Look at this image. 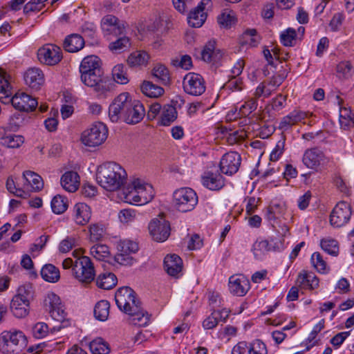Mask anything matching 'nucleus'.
I'll list each match as a JSON object with an SVG mask.
<instances>
[{
  "label": "nucleus",
  "mask_w": 354,
  "mask_h": 354,
  "mask_svg": "<svg viewBox=\"0 0 354 354\" xmlns=\"http://www.w3.org/2000/svg\"><path fill=\"white\" fill-rule=\"evenodd\" d=\"M32 286L28 284L20 286L17 290V294L14 297H18V299H21L25 301L30 303V299L32 298Z\"/></svg>",
  "instance_id": "obj_59"
},
{
  "label": "nucleus",
  "mask_w": 354,
  "mask_h": 354,
  "mask_svg": "<svg viewBox=\"0 0 354 354\" xmlns=\"http://www.w3.org/2000/svg\"><path fill=\"white\" fill-rule=\"evenodd\" d=\"M164 268L169 276L179 278L182 275L183 260L177 254H167L164 259Z\"/></svg>",
  "instance_id": "obj_19"
},
{
  "label": "nucleus",
  "mask_w": 354,
  "mask_h": 354,
  "mask_svg": "<svg viewBox=\"0 0 354 354\" xmlns=\"http://www.w3.org/2000/svg\"><path fill=\"white\" fill-rule=\"evenodd\" d=\"M27 339L22 331L5 330L0 335V352L19 354L26 345Z\"/></svg>",
  "instance_id": "obj_4"
},
{
  "label": "nucleus",
  "mask_w": 354,
  "mask_h": 354,
  "mask_svg": "<svg viewBox=\"0 0 354 354\" xmlns=\"http://www.w3.org/2000/svg\"><path fill=\"white\" fill-rule=\"evenodd\" d=\"M117 284V277L112 272H105L100 274L96 279V285L98 288L109 290Z\"/></svg>",
  "instance_id": "obj_35"
},
{
  "label": "nucleus",
  "mask_w": 354,
  "mask_h": 354,
  "mask_svg": "<svg viewBox=\"0 0 354 354\" xmlns=\"http://www.w3.org/2000/svg\"><path fill=\"white\" fill-rule=\"evenodd\" d=\"M136 185L138 187L139 205L149 203L154 196L153 187L149 184L143 183L140 179H136Z\"/></svg>",
  "instance_id": "obj_29"
},
{
  "label": "nucleus",
  "mask_w": 354,
  "mask_h": 354,
  "mask_svg": "<svg viewBox=\"0 0 354 354\" xmlns=\"http://www.w3.org/2000/svg\"><path fill=\"white\" fill-rule=\"evenodd\" d=\"M90 253L95 259L102 260L109 256L110 251L106 245L96 244L91 247Z\"/></svg>",
  "instance_id": "obj_50"
},
{
  "label": "nucleus",
  "mask_w": 354,
  "mask_h": 354,
  "mask_svg": "<svg viewBox=\"0 0 354 354\" xmlns=\"http://www.w3.org/2000/svg\"><path fill=\"white\" fill-rule=\"evenodd\" d=\"M48 333V326L44 322H38L32 328V335L35 338L41 339Z\"/></svg>",
  "instance_id": "obj_60"
},
{
  "label": "nucleus",
  "mask_w": 354,
  "mask_h": 354,
  "mask_svg": "<svg viewBox=\"0 0 354 354\" xmlns=\"http://www.w3.org/2000/svg\"><path fill=\"white\" fill-rule=\"evenodd\" d=\"M24 80L30 88L39 90L44 83V75L39 68H30L24 74Z\"/></svg>",
  "instance_id": "obj_21"
},
{
  "label": "nucleus",
  "mask_w": 354,
  "mask_h": 354,
  "mask_svg": "<svg viewBox=\"0 0 354 354\" xmlns=\"http://www.w3.org/2000/svg\"><path fill=\"white\" fill-rule=\"evenodd\" d=\"M84 44V39L80 35L71 34L65 38L63 47L69 53H76L82 49Z\"/></svg>",
  "instance_id": "obj_26"
},
{
  "label": "nucleus",
  "mask_w": 354,
  "mask_h": 354,
  "mask_svg": "<svg viewBox=\"0 0 354 354\" xmlns=\"http://www.w3.org/2000/svg\"><path fill=\"white\" fill-rule=\"evenodd\" d=\"M351 214L350 204L345 201L339 202L330 213V223L335 227L344 226L349 221Z\"/></svg>",
  "instance_id": "obj_12"
},
{
  "label": "nucleus",
  "mask_w": 354,
  "mask_h": 354,
  "mask_svg": "<svg viewBox=\"0 0 354 354\" xmlns=\"http://www.w3.org/2000/svg\"><path fill=\"white\" fill-rule=\"evenodd\" d=\"M1 140V144L8 148H17L24 143V138L20 135L8 134L3 136Z\"/></svg>",
  "instance_id": "obj_44"
},
{
  "label": "nucleus",
  "mask_w": 354,
  "mask_h": 354,
  "mask_svg": "<svg viewBox=\"0 0 354 354\" xmlns=\"http://www.w3.org/2000/svg\"><path fill=\"white\" fill-rule=\"evenodd\" d=\"M183 88L187 94L201 95L205 91L204 80L198 73H189L183 79Z\"/></svg>",
  "instance_id": "obj_14"
},
{
  "label": "nucleus",
  "mask_w": 354,
  "mask_h": 354,
  "mask_svg": "<svg viewBox=\"0 0 354 354\" xmlns=\"http://www.w3.org/2000/svg\"><path fill=\"white\" fill-rule=\"evenodd\" d=\"M243 88V82L239 77L232 76L223 86L231 91H240Z\"/></svg>",
  "instance_id": "obj_53"
},
{
  "label": "nucleus",
  "mask_w": 354,
  "mask_h": 354,
  "mask_svg": "<svg viewBox=\"0 0 354 354\" xmlns=\"http://www.w3.org/2000/svg\"><path fill=\"white\" fill-rule=\"evenodd\" d=\"M44 305L51 317L61 323V325L59 326L53 327L52 331L59 330L62 327H65L68 324L66 313L63 309L60 298L58 295L54 292L48 293L44 299Z\"/></svg>",
  "instance_id": "obj_5"
},
{
  "label": "nucleus",
  "mask_w": 354,
  "mask_h": 354,
  "mask_svg": "<svg viewBox=\"0 0 354 354\" xmlns=\"http://www.w3.org/2000/svg\"><path fill=\"white\" fill-rule=\"evenodd\" d=\"M297 31L292 28H288L280 35V41L285 46H293L295 44Z\"/></svg>",
  "instance_id": "obj_47"
},
{
  "label": "nucleus",
  "mask_w": 354,
  "mask_h": 354,
  "mask_svg": "<svg viewBox=\"0 0 354 354\" xmlns=\"http://www.w3.org/2000/svg\"><path fill=\"white\" fill-rule=\"evenodd\" d=\"M256 36L257 30L255 29L246 30L243 34V41H241L242 44H249L251 46H256L257 44Z\"/></svg>",
  "instance_id": "obj_62"
},
{
  "label": "nucleus",
  "mask_w": 354,
  "mask_h": 354,
  "mask_svg": "<svg viewBox=\"0 0 354 354\" xmlns=\"http://www.w3.org/2000/svg\"><path fill=\"white\" fill-rule=\"evenodd\" d=\"M229 289L234 295L244 296L250 289V281L243 274L231 276L229 279Z\"/></svg>",
  "instance_id": "obj_18"
},
{
  "label": "nucleus",
  "mask_w": 354,
  "mask_h": 354,
  "mask_svg": "<svg viewBox=\"0 0 354 354\" xmlns=\"http://www.w3.org/2000/svg\"><path fill=\"white\" fill-rule=\"evenodd\" d=\"M325 160L324 153L317 147H313L305 151L302 162L308 168L317 170Z\"/></svg>",
  "instance_id": "obj_17"
},
{
  "label": "nucleus",
  "mask_w": 354,
  "mask_h": 354,
  "mask_svg": "<svg viewBox=\"0 0 354 354\" xmlns=\"http://www.w3.org/2000/svg\"><path fill=\"white\" fill-rule=\"evenodd\" d=\"M130 46V40L127 37H122L118 38L116 41L110 43L109 49L115 53H119Z\"/></svg>",
  "instance_id": "obj_49"
},
{
  "label": "nucleus",
  "mask_w": 354,
  "mask_h": 354,
  "mask_svg": "<svg viewBox=\"0 0 354 354\" xmlns=\"http://www.w3.org/2000/svg\"><path fill=\"white\" fill-rule=\"evenodd\" d=\"M74 220L77 225H84L88 223L91 216V210L84 203H78L73 207Z\"/></svg>",
  "instance_id": "obj_23"
},
{
  "label": "nucleus",
  "mask_w": 354,
  "mask_h": 354,
  "mask_svg": "<svg viewBox=\"0 0 354 354\" xmlns=\"http://www.w3.org/2000/svg\"><path fill=\"white\" fill-rule=\"evenodd\" d=\"M257 102L254 99H250L241 105L239 114L241 116L246 117L256 110Z\"/></svg>",
  "instance_id": "obj_58"
},
{
  "label": "nucleus",
  "mask_w": 354,
  "mask_h": 354,
  "mask_svg": "<svg viewBox=\"0 0 354 354\" xmlns=\"http://www.w3.org/2000/svg\"><path fill=\"white\" fill-rule=\"evenodd\" d=\"M310 260L312 264L319 272L324 273L326 271V263L319 252H314Z\"/></svg>",
  "instance_id": "obj_54"
},
{
  "label": "nucleus",
  "mask_w": 354,
  "mask_h": 354,
  "mask_svg": "<svg viewBox=\"0 0 354 354\" xmlns=\"http://www.w3.org/2000/svg\"><path fill=\"white\" fill-rule=\"evenodd\" d=\"M123 195L126 203L139 205L138 187L136 185V180L132 182L131 185L123 189Z\"/></svg>",
  "instance_id": "obj_40"
},
{
  "label": "nucleus",
  "mask_w": 354,
  "mask_h": 354,
  "mask_svg": "<svg viewBox=\"0 0 354 354\" xmlns=\"http://www.w3.org/2000/svg\"><path fill=\"white\" fill-rule=\"evenodd\" d=\"M108 129L105 124L97 122L82 133V142L88 147H97L102 145L107 138Z\"/></svg>",
  "instance_id": "obj_7"
},
{
  "label": "nucleus",
  "mask_w": 354,
  "mask_h": 354,
  "mask_svg": "<svg viewBox=\"0 0 354 354\" xmlns=\"http://www.w3.org/2000/svg\"><path fill=\"white\" fill-rule=\"evenodd\" d=\"M12 86L8 81L6 73L0 68V101L3 104H12V106L23 112H31L35 110L38 105L36 98L26 93L17 91L11 97Z\"/></svg>",
  "instance_id": "obj_1"
},
{
  "label": "nucleus",
  "mask_w": 354,
  "mask_h": 354,
  "mask_svg": "<svg viewBox=\"0 0 354 354\" xmlns=\"http://www.w3.org/2000/svg\"><path fill=\"white\" fill-rule=\"evenodd\" d=\"M268 240L257 241L252 247V252L256 259H261L267 252L271 251Z\"/></svg>",
  "instance_id": "obj_46"
},
{
  "label": "nucleus",
  "mask_w": 354,
  "mask_h": 354,
  "mask_svg": "<svg viewBox=\"0 0 354 354\" xmlns=\"http://www.w3.org/2000/svg\"><path fill=\"white\" fill-rule=\"evenodd\" d=\"M112 77L113 80L121 84H125L129 82L125 67L122 64H117L112 70Z\"/></svg>",
  "instance_id": "obj_48"
},
{
  "label": "nucleus",
  "mask_w": 354,
  "mask_h": 354,
  "mask_svg": "<svg viewBox=\"0 0 354 354\" xmlns=\"http://www.w3.org/2000/svg\"><path fill=\"white\" fill-rule=\"evenodd\" d=\"M177 111L174 106L165 104L162 106L159 124L162 126H169L177 118Z\"/></svg>",
  "instance_id": "obj_33"
},
{
  "label": "nucleus",
  "mask_w": 354,
  "mask_h": 354,
  "mask_svg": "<svg viewBox=\"0 0 354 354\" xmlns=\"http://www.w3.org/2000/svg\"><path fill=\"white\" fill-rule=\"evenodd\" d=\"M173 199L175 207L182 212L193 210L198 203L196 193L189 187L176 190L173 194Z\"/></svg>",
  "instance_id": "obj_6"
},
{
  "label": "nucleus",
  "mask_w": 354,
  "mask_h": 354,
  "mask_svg": "<svg viewBox=\"0 0 354 354\" xmlns=\"http://www.w3.org/2000/svg\"><path fill=\"white\" fill-rule=\"evenodd\" d=\"M241 162V157L237 152L226 153L221 159L220 169L222 173L231 176L238 171Z\"/></svg>",
  "instance_id": "obj_16"
},
{
  "label": "nucleus",
  "mask_w": 354,
  "mask_h": 354,
  "mask_svg": "<svg viewBox=\"0 0 354 354\" xmlns=\"http://www.w3.org/2000/svg\"><path fill=\"white\" fill-rule=\"evenodd\" d=\"M102 71L81 75V81L87 86L92 87L98 95L105 94L111 88V82L103 75Z\"/></svg>",
  "instance_id": "obj_8"
},
{
  "label": "nucleus",
  "mask_w": 354,
  "mask_h": 354,
  "mask_svg": "<svg viewBox=\"0 0 354 354\" xmlns=\"http://www.w3.org/2000/svg\"><path fill=\"white\" fill-rule=\"evenodd\" d=\"M96 180L104 189L114 192L126 183L127 174L120 165L115 162H107L97 167Z\"/></svg>",
  "instance_id": "obj_2"
},
{
  "label": "nucleus",
  "mask_w": 354,
  "mask_h": 354,
  "mask_svg": "<svg viewBox=\"0 0 354 354\" xmlns=\"http://www.w3.org/2000/svg\"><path fill=\"white\" fill-rule=\"evenodd\" d=\"M149 230L155 241L163 242L168 239L170 234V225L162 218H154L149 224Z\"/></svg>",
  "instance_id": "obj_15"
},
{
  "label": "nucleus",
  "mask_w": 354,
  "mask_h": 354,
  "mask_svg": "<svg viewBox=\"0 0 354 354\" xmlns=\"http://www.w3.org/2000/svg\"><path fill=\"white\" fill-rule=\"evenodd\" d=\"M51 208L53 212L57 214L64 213L68 208L66 198L61 195L54 196L51 201Z\"/></svg>",
  "instance_id": "obj_45"
},
{
  "label": "nucleus",
  "mask_w": 354,
  "mask_h": 354,
  "mask_svg": "<svg viewBox=\"0 0 354 354\" xmlns=\"http://www.w3.org/2000/svg\"><path fill=\"white\" fill-rule=\"evenodd\" d=\"M207 13L197 8L190 11L187 17V21L193 28H200L203 26L207 19Z\"/></svg>",
  "instance_id": "obj_37"
},
{
  "label": "nucleus",
  "mask_w": 354,
  "mask_h": 354,
  "mask_svg": "<svg viewBox=\"0 0 354 354\" xmlns=\"http://www.w3.org/2000/svg\"><path fill=\"white\" fill-rule=\"evenodd\" d=\"M203 184L211 190H219L225 185L223 177L218 174L207 172L203 176Z\"/></svg>",
  "instance_id": "obj_28"
},
{
  "label": "nucleus",
  "mask_w": 354,
  "mask_h": 354,
  "mask_svg": "<svg viewBox=\"0 0 354 354\" xmlns=\"http://www.w3.org/2000/svg\"><path fill=\"white\" fill-rule=\"evenodd\" d=\"M152 75L156 78L158 82L164 86H168L171 83L169 71L163 64H156L152 69Z\"/></svg>",
  "instance_id": "obj_32"
},
{
  "label": "nucleus",
  "mask_w": 354,
  "mask_h": 354,
  "mask_svg": "<svg viewBox=\"0 0 354 354\" xmlns=\"http://www.w3.org/2000/svg\"><path fill=\"white\" fill-rule=\"evenodd\" d=\"M149 59V54L142 50H137L131 53L127 58V64L131 67L146 66Z\"/></svg>",
  "instance_id": "obj_30"
},
{
  "label": "nucleus",
  "mask_w": 354,
  "mask_h": 354,
  "mask_svg": "<svg viewBox=\"0 0 354 354\" xmlns=\"http://www.w3.org/2000/svg\"><path fill=\"white\" fill-rule=\"evenodd\" d=\"M89 232L90 239L93 242L100 241L104 234V230L102 225L97 223L90 225Z\"/></svg>",
  "instance_id": "obj_55"
},
{
  "label": "nucleus",
  "mask_w": 354,
  "mask_h": 354,
  "mask_svg": "<svg viewBox=\"0 0 354 354\" xmlns=\"http://www.w3.org/2000/svg\"><path fill=\"white\" fill-rule=\"evenodd\" d=\"M171 64L174 67L180 68L185 70H189L192 66V57L188 55H182L171 60Z\"/></svg>",
  "instance_id": "obj_51"
},
{
  "label": "nucleus",
  "mask_w": 354,
  "mask_h": 354,
  "mask_svg": "<svg viewBox=\"0 0 354 354\" xmlns=\"http://www.w3.org/2000/svg\"><path fill=\"white\" fill-rule=\"evenodd\" d=\"M41 276L48 282L55 283L59 279L60 273L59 269L54 265L46 264L41 268Z\"/></svg>",
  "instance_id": "obj_38"
},
{
  "label": "nucleus",
  "mask_w": 354,
  "mask_h": 354,
  "mask_svg": "<svg viewBox=\"0 0 354 354\" xmlns=\"http://www.w3.org/2000/svg\"><path fill=\"white\" fill-rule=\"evenodd\" d=\"M283 207L279 204L270 205L267 209V218L270 221L275 220L282 214Z\"/></svg>",
  "instance_id": "obj_63"
},
{
  "label": "nucleus",
  "mask_w": 354,
  "mask_h": 354,
  "mask_svg": "<svg viewBox=\"0 0 354 354\" xmlns=\"http://www.w3.org/2000/svg\"><path fill=\"white\" fill-rule=\"evenodd\" d=\"M89 348L92 354H108L110 352L109 345L102 338L91 342Z\"/></svg>",
  "instance_id": "obj_43"
},
{
  "label": "nucleus",
  "mask_w": 354,
  "mask_h": 354,
  "mask_svg": "<svg viewBox=\"0 0 354 354\" xmlns=\"http://www.w3.org/2000/svg\"><path fill=\"white\" fill-rule=\"evenodd\" d=\"M141 91L147 97L156 98L163 95V88L149 81H144L141 85Z\"/></svg>",
  "instance_id": "obj_39"
},
{
  "label": "nucleus",
  "mask_w": 354,
  "mask_h": 354,
  "mask_svg": "<svg viewBox=\"0 0 354 354\" xmlns=\"http://www.w3.org/2000/svg\"><path fill=\"white\" fill-rule=\"evenodd\" d=\"M29 304L21 299L13 297L10 303V309L16 317L22 318L28 315Z\"/></svg>",
  "instance_id": "obj_34"
},
{
  "label": "nucleus",
  "mask_w": 354,
  "mask_h": 354,
  "mask_svg": "<svg viewBox=\"0 0 354 354\" xmlns=\"http://www.w3.org/2000/svg\"><path fill=\"white\" fill-rule=\"evenodd\" d=\"M64 269H72L73 275L80 282L89 283L95 279V270L91 259L86 256L77 257L74 261L71 258L62 262Z\"/></svg>",
  "instance_id": "obj_3"
},
{
  "label": "nucleus",
  "mask_w": 354,
  "mask_h": 354,
  "mask_svg": "<svg viewBox=\"0 0 354 354\" xmlns=\"http://www.w3.org/2000/svg\"><path fill=\"white\" fill-rule=\"evenodd\" d=\"M321 247L325 252L333 256H337L339 252L337 241L334 239H322Z\"/></svg>",
  "instance_id": "obj_52"
},
{
  "label": "nucleus",
  "mask_w": 354,
  "mask_h": 354,
  "mask_svg": "<svg viewBox=\"0 0 354 354\" xmlns=\"http://www.w3.org/2000/svg\"><path fill=\"white\" fill-rule=\"evenodd\" d=\"M37 57L41 63L53 66L62 59V50L56 45L48 44L38 50Z\"/></svg>",
  "instance_id": "obj_13"
},
{
  "label": "nucleus",
  "mask_w": 354,
  "mask_h": 354,
  "mask_svg": "<svg viewBox=\"0 0 354 354\" xmlns=\"http://www.w3.org/2000/svg\"><path fill=\"white\" fill-rule=\"evenodd\" d=\"M102 26L105 31L111 32L115 35L122 33L123 28L119 24L118 19L112 15H106L102 18Z\"/></svg>",
  "instance_id": "obj_31"
},
{
  "label": "nucleus",
  "mask_w": 354,
  "mask_h": 354,
  "mask_svg": "<svg viewBox=\"0 0 354 354\" xmlns=\"http://www.w3.org/2000/svg\"><path fill=\"white\" fill-rule=\"evenodd\" d=\"M234 12L232 10H225L218 17V21L220 24L226 27L231 26L234 21Z\"/></svg>",
  "instance_id": "obj_64"
},
{
  "label": "nucleus",
  "mask_w": 354,
  "mask_h": 354,
  "mask_svg": "<svg viewBox=\"0 0 354 354\" xmlns=\"http://www.w3.org/2000/svg\"><path fill=\"white\" fill-rule=\"evenodd\" d=\"M138 244L129 239L120 240L117 243L118 253L115 255V261L124 266L132 265L133 259L131 254L138 251Z\"/></svg>",
  "instance_id": "obj_11"
},
{
  "label": "nucleus",
  "mask_w": 354,
  "mask_h": 354,
  "mask_svg": "<svg viewBox=\"0 0 354 354\" xmlns=\"http://www.w3.org/2000/svg\"><path fill=\"white\" fill-rule=\"evenodd\" d=\"M132 100L128 93H122L116 97L109 108L110 120L116 122L120 119H124L131 106Z\"/></svg>",
  "instance_id": "obj_9"
},
{
  "label": "nucleus",
  "mask_w": 354,
  "mask_h": 354,
  "mask_svg": "<svg viewBox=\"0 0 354 354\" xmlns=\"http://www.w3.org/2000/svg\"><path fill=\"white\" fill-rule=\"evenodd\" d=\"M223 53L215 47V41H209L201 52L202 59L207 62L217 63L223 57Z\"/></svg>",
  "instance_id": "obj_24"
},
{
  "label": "nucleus",
  "mask_w": 354,
  "mask_h": 354,
  "mask_svg": "<svg viewBox=\"0 0 354 354\" xmlns=\"http://www.w3.org/2000/svg\"><path fill=\"white\" fill-rule=\"evenodd\" d=\"M23 176L33 190L39 191L42 189L44 183L41 177L37 174L31 171H25Z\"/></svg>",
  "instance_id": "obj_42"
},
{
  "label": "nucleus",
  "mask_w": 354,
  "mask_h": 354,
  "mask_svg": "<svg viewBox=\"0 0 354 354\" xmlns=\"http://www.w3.org/2000/svg\"><path fill=\"white\" fill-rule=\"evenodd\" d=\"M110 304L106 300L98 301L94 308V316L100 321L104 322L107 319L109 315Z\"/></svg>",
  "instance_id": "obj_41"
},
{
  "label": "nucleus",
  "mask_w": 354,
  "mask_h": 354,
  "mask_svg": "<svg viewBox=\"0 0 354 354\" xmlns=\"http://www.w3.org/2000/svg\"><path fill=\"white\" fill-rule=\"evenodd\" d=\"M337 99L338 100V104L340 106L339 109V123L341 127L347 129L353 127L354 120L353 118L351 115V111L349 109L342 107V104L343 103L342 100L337 95Z\"/></svg>",
  "instance_id": "obj_36"
},
{
  "label": "nucleus",
  "mask_w": 354,
  "mask_h": 354,
  "mask_svg": "<svg viewBox=\"0 0 354 354\" xmlns=\"http://www.w3.org/2000/svg\"><path fill=\"white\" fill-rule=\"evenodd\" d=\"M102 71L101 68V60L95 55L85 57L81 62L80 72L81 75L93 73L94 71Z\"/></svg>",
  "instance_id": "obj_25"
},
{
  "label": "nucleus",
  "mask_w": 354,
  "mask_h": 354,
  "mask_svg": "<svg viewBox=\"0 0 354 354\" xmlns=\"http://www.w3.org/2000/svg\"><path fill=\"white\" fill-rule=\"evenodd\" d=\"M248 354H268L266 344L259 339H256L249 344Z\"/></svg>",
  "instance_id": "obj_56"
},
{
  "label": "nucleus",
  "mask_w": 354,
  "mask_h": 354,
  "mask_svg": "<svg viewBox=\"0 0 354 354\" xmlns=\"http://www.w3.org/2000/svg\"><path fill=\"white\" fill-rule=\"evenodd\" d=\"M80 176L75 171H67L61 178V184L63 188L69 192H75L80 185Z\"/></svg>",
  "instance_id": "obj_27"
},
{
  "label": "nucleus",
  "mask_w": 354,
  "mask_h": 354,
  "mask_svg": "<svg viewBox=\"0 0 354 354\" xmlns=\"http://www.w3.org/2000/svg\"><path fill=\"white\" fill-rule=\"evenodd\" d=\"M136 296L135 291L130 287L124 286L119 288L115 295V303L118 308L122 310H129L127 306L129 302L133 303V298Z\"/></svg>",
  "instance_id": "obj_20"
},
{
  "label": "nucleus",
  "mask_w": 354,
  "mask_h": 354,
  "mask_svg": "<svg viewBox=\"0 0 354 354\" xmlns=\"http://www.w3.org/2000/svg\"><path fill=\"white\" fill-rule=\"evenodd\" d=\"M136 211L133 209H123L118 214L120 221L123 223H129L134 221Z\"/></svg>",
  "instance_id": "obj_61"
},
{
  "label": "nucleus",
  "mask_w": 354,
  "mask_h": 354,
  "mask_svg": "<svg viewBox=\"0 0 354 354\" xmlns=\"http://www.w3.org/2000/svg\"><path fill=\"white\" fill-rule=\"evenodd\" d=\"M129 308L127 310H122L129 315V322L133 325L139 327L145 326L149 322L150 315L149 313L142 308V304L140 300L136 297L133 298V302H129Z\"/></svg>",
  "instance_id": "obj_10"
},
{
  "label": "nucleus",
  "mask_w": 354,
  "mask_h": 354,
  "mask_svg": "<svg viewBox=\"0 0 354 354\" xmlns=\"http://www.w3.org/2000/svg\"><path fill=\"white\" fill-rule=\"evenodd\" d=\"M285 141V136L282 135L281 139L277 142L274 149L270 153V160L271 161H277L282 155L284 151Z\"/></svg>",
  "instance_id": "obj_57"
},
{
  "label": "nucleus",
  "mask_w": 354,
  "mask_h": 354,
  "mask_svg": "<svg viewBox=\"0 0 354 354\" xmlns=\"http://www.w3.org/2000/svg\"><path fill=\"white\" fill-rule=\"evenodd\" d=\"M145 115V110L143 104L139 101L133 100L123 120L127 124H137L142 120Z\"/></svg>",
  "instance_id": "obj_22"
}]
</instances>
